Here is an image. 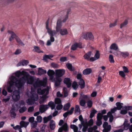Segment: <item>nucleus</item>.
Segmentation results:
<instances>
[{"mask_svg":"<svg viewBox=\"0 0 132 132\" xmlns=\"http://www.w3.org/2000/svg\"><path fill=\"white\" fill-rule=\"evenodd\" d=\"M52 55H45L43 56V60H44L46 61L47 59H50V58L53 57Z\"/></svg>","mask_w":132,"mask_h":132,"instance_id":"nucleus-38","label":"nucleus"},{"mask_svg":"<svg viewBox=\"0 0 132 132\" xmlns=\"http://www.w3.org/2000/svg\"><path fill=\"white\" fill-rule=\"evenodd\" d=\"M72 87L74 89H76L77 87V84L76 82H73L72 84Z\"/></svg>","mask_w":132,"mask_h":132,"instance_id":"nucleus-56","label":"nucleus"},{"mask_svg":"<svg viewBox=\"0 0 132 132\" xmlns=\"http://www.w3.org/2000/svg\"><path fill=\"white\" fill-rule=\"evenodd\" d=\"M110 48L111 49H112L115 50H117L118 49V47L117 45L115 43L112 44L110 46Z\"/></svg>","mask_w":132,"mask_h":132,"instance_id":"nucleus-34","label":"nucleus"},{"mask_svg":"<svg viewBox=\"0 0 132 132\" xmlns=\"http://www.w3.org/2000/svg\"><path fill=\"white\" fill-rule=\"evenodd\" d=\"M100 54L99 51H96L94 57H92L90 58V61H93L98 59L100 57Z\"/></svg>","mask_w":132,"mask_h":132,"instance_id":"nucleus-16","label":"nucleus"},{"mask_svg":"<svg viewBox=\"0 0 132 132\" xmlns=\"http://www.w3.org/2000/svg\"><path fill=\"white\" fill-rule=\"evenodd\" d=\"M63 92L64 94V97H66L68 95V93L67 90L66 88L64 87L63 88Z\"/></svg>","mask_w":132,"mask_h":132,"instance_id":"nucleus-44","label":"nucleus"},{"mask_svg":"<svg viewBox=\"0 0 132 132\" xmlns=\"http://www.w3.org/2000/svg\"><path fill=\"white\" fill-rule=\"evenodd\" d=\"M123 126L122 129L124 130H127L129 129V130L132 132V125L130 126V124L127 123V121L126 120H125L123 124Z\"/></svg>","mask_w":132,"mask_h":132,"instance_id":"nucleus-9","label":"nucleus"},{"mask_svg":"<svg viewBox=\"0 0 132 132\" xmlns=\"http://www.w3.org/2000/svg\"><path fill=\"white\" fill-rule=\"evenodd\" d=\"M55 103L56 104H61V101L59 98H57L55 99Z\"/></svg>","mask_w":132,"mask_h":132,"instance_id":"nucleus-50","label":"nucleus"},{"mask_svg":"<svg viewBox=\"0 0 132 132\" xmlns=\"http://www.w3.org/2000/svg\"><path fill=\"white\" fill-rule=\"evenodd\" d=\"M50 127L52 129H54L55 127V122L53 120H51L50 122Z\"/></svg>","mask_w":132,"mask_h":132,"instance_id":"nucleus-30","label":"nucleus"},{"mask_svg":"<svg viewBox=\"0 0 132 132\" xmlns=\"http://www.w3.org/2000/svg\"><path fill=\"white\" fill-rule=\"evenodd\" d=\"M123 72L125 73H127L129 72V70L128 68L125 66H123Z\"/></svg>","mask_w":132,"mask_h":132,"instance_id":"nucleus-58","label":"nucleus"},{"mask_svg":"<svg viewBox=\"0 0 132 132\" xmlns=\"http://www.w3.org/2000/svg\"><path fill=\"white\" fill-rule=\"evenodd\" d=\"M70 128L73 130L74 132H81V131H78V127L74 125H71Z\"/></svg>","mask_w":132,"mask_h":132,"instance_id":"nucleus-27","label":"nucleus"},{"mask_svg":"<svg viewBox=\"0 0 132 132\" xmlns=\"http://www.w3.org/2000/svg\"><path fill=\"white\" fill-rule=\"evenodd\" d=\"M123 108L124 109H126L127 110H130L132 109V106H125L123 107Z\"/></svg>","mask_w":132,"mask_h":132,"instance_id":"nucleus-47","label":"nucleus"},{"mask_svg":"<svg viewBox=\"0 0 132 132\" xmlns=\"http://www.w3.org/2000/svg\"><path fill=\"white\" fill-rule=\"evenodd\" d=\"M80 111V110L79 106L78 105H76L75 107V113H77L79 112Z\"/></svg>","mask_w":132,"mask_h":132,"instance_id":"nucleus-46","label":"nucleus"},{"mask_svg":"<svg viewBox=\"0 0 132 132\" xmlns=\"http://www.w3.org/2000/svg\"><path fill=\"white\" fill-rule=\"evenodd\" d=\"M119 54L121 53V55L122 57H126L129 54L127 52H119Z\"/></svg>","mask_w":132,"mask_h":132,"instance_id":"nucleus-40","label":"nucleus"},{"mask_svg":"<svg viewBox=\"0 0 132 132\" xmlns=\"http://www.w3.org/2000/svg\"><path fill=\"white\" fill-rule=\"evenodd\" d=\"M63 108V105L61 104H58L56 107V109L58 110H60Z\"/></svg>","mask_w":132,"mask_h":132,"instance_id":"nucleus-59","label":"nucleus"},{"mask_svg":"<svg viewBox=\"0 0 132 132\" xmlns=\"http://www.w3.org/2000/svg\"><path fill=\"white\" fill-rule=\"evenodd\" d=\"M81 124L83 125V127L82 129V131L83 132L86 131L87 130L88 126L87 122H86L85 123L82 122Z\"/></svg>","mask_w":132,"mask_h":132,"instance_id":"nucleus-23","label":"nucleus"},{"mask_svg":"<svg viewBox=\"0 0 132 132\" xmlns=\"http://www.w3.org/2000/svg\"><path fill=\"white\" fill-rule=\"evenodd\" d=\"M52 116L50 115L47 117H45L43 118V122L44 123H46L50 120L52 118Z\"/></svg>","mask_w":132,"mask_h":132,"instance_id":"nucleus-28","label":"nucleus"},{"mask_svg":"<svg viewBox=\"0 0 132 132\" xmlns=\"http://www.w3.org/2000/svg\"><path fill=\"white\" fill-rule=\"evenodd\" d=\"M27 108L26 107L23 106L19 110V112L20 113H23L26 110Z\"/></svg>","mask_w":132,"mask_h":132,"instance_id":"nucleus-53","label":"nucleus"},{"mask_svg":"<svg viewBox=\"0 0 132 132\" xmlns=\"http://www.w3.org/2000/svg\"><path fill=\"white\" fill-rule=\"evenodd\" d=\"M35 118L34 117H30L29 119V121L31 123L34 121Z\"/></svg>","mask_w":132,"mask_h":132,"instance_id":"nucleus-64","label":"nucleus"},{"mask_svg":"<svg viewBox=\"0 0 132 132\" xmlns=\"http://www.w3.org/2000/svg\"><path fill=\"white\" fill-rule=\"evenodd\" d=\"M123 104L122 103L118 102L116 103V105L117 107H116L118 110H119L121 109L122 108V105Z\"/></svg>","mask_w":132,"mask_h":132,"instance_id":"nucleus-33","label":"nucleus"},{"mask_svg":"<svg viewBox=\"0 0 132 132\" xmlns=\"http://www.w3.org/2000/svg\"><path fill=\"white\" fill-rule=\"evenodd\" d=\"M103 127L104 128L103 132H108L110 130L111 128V125H108V123L106 122L104 123Z\"/></svg>","mask_w":132,"mask_h":132,"instance_id":"nucleus-10","label":"nucleus"},{"mask_svg":"<svg viewBox=\"0 0 132 132\" xmlns=\"http://www.w3.org/2000/svg\"><path fill=\"white\" fill-rule=\"evenodd\" d=\"M17 77L12 76L10 78V80L8 81L7 90L8 92H12L16 87L19 90H22L24 88V85L26 81L28 84H32L34 80L33 77L24 71L21 72L18 71L13 73Z\"/></svg>","mask_w":132,"mask_h":132,"instance_id":"nucleus-1","label":"nucleus"},{"mask_svg":"<svg viewBox=\"0 0 132 132\" xmlns=\"http://www.w3.org/2000/svg\"><path fill=\"white\" fill-rule=\"evenodd\" d=\"M64 82L66 84L67 87H70L71 85L72 81L69 78H65L64 80Z\"/></svg>","mask_w":132,"mask_h":132,"instance_id":"nucleus-17","label":"nucleus"},{"mask_svg":"<svg viewBox=\"0 0 132 132\" xmlns=\"http://www.w3.org/2000/svg\"><path fill=\"white\" fill-rule=\"evenodd\" d=\"M36 120L37 121V122H38L39 123L41 122L42 120V117L40 116H37L36 118Z\"/></svg>","mask_w":132,"mask_h":132,"instance_id":"nucleus-48","label":"nucleus"},{"mask_svg":"<svg viewBox=\"0 0 132 132\" xmlns=\"http://www.w3.org/2000/svg\"><path fill=\"white\" fill-rule=\"evenodd\" d=\"M109 60L111 63H113L114 62L112 55H110L109 57Z\"/></svg>","mask_w":132,"mask_h":132,"instance_id":"nucleus-43","label":"nucleus"},{"mask_svg":"<svg viewBox=\"0 0 132 132\" xmlns=\"http://www.w3.org/2000/svg\"><path fill=\"white\" fill-rule=\"evenodd\" d=\"M47 105H48V107L50 106L51 107L52 110L54 109L55 106V104L52 101H50L49 102Z\"/></svg>","mask_w":132,"mask_h":132,"instance_id":"nucleus-32","label":"nucleus"},{"mask_svg":"<svg viewBox=\"0 0 132 132\" xmlns=\"http://www.w3.org/2000/svg\"><path fill=\"white\" fill-rule=\"evenodd\" d=\"M62 21L60 20H58L57 22L56 27V32L60 31V33L62 35H64L68 34L67 30L66 29H60L62 27Z\"/></svg>","mask_w":132,"mask_h":132,"instance_id":"nucleus-6","label":"nucleus"},{"mask_svg":"<svg viewBox=\"0 0 132 132\" xmlns=\"http://www.w3.org/2000/svg\"><path fill=\"white\" fill-rule=\"evenodd\" d=\"M47 83V78L46 77L43 78V81L39 80V79L36 80L33 84L34 88H31V92H27L26 93V94L28 97L29 96V94L31 95L30 98L27 101V102L28 104L32 105L35 103V101H37L38 100V95L35 93V88L41 86L44 87L46 85Z\"/></svg>","mask_w":132,"mask_h":132,"instance_id":"nucleus-2","label":"nucleus"},{"mask_svg":"<svg viewBox=\"0 0 132 132\" xmlns=\"http://www.w3.org/2000/svg\"><path fill=\"white\" fill-rule=\"evenodd\" d=\"M87 104L88 106L90 108L91 107L92 104V101L90 100L88 101L87 102Z\"/></svg>","mask_w":132,"mask_h":132,"instance_id":"nucleus-61","label":"nucleus"},{"mask_svg":"<svg viewBox=\"0 0 132 132\" xmlns=\"http://www.w3.org/2000/svg\"><path fill=\"white\" fill-rule=\"evenodd\" d=\"M48 106L47 105H42L40 106L39 108L40 112L42 113L44 112L48 108Z\"/></svg>","mask_w":132,"mask_h":132,"instance_id":"nucleus-15","label":"nucleus"},{"mask_svg":"<svg viewBox=\"0 0 132 132\" xmlns=\"http://www.w3.org/2000/svg\"><path fill=\"white\" fill-rule=\"evenodd\" d=\"M97 112V111L95 110H92L90 114V117L91 118L93 117L94 116L95 113Z\"/></svg>","mask_w":132,"mask_h":132,"instance_id":"nucleus-42","label":"nucleus"},{"mask_svg":"<svg viewBox=\"0 0 132 132\" xmlns=\"http://www.w3.org/2000/svg\"><path fill=\"white\" fill-rule=\"evenodd\" d=\"M125 72L122 71H120L119 72V74L120 76L121 77H124L125 76Z\"/></svg>","mask_w":132,"mask_h":132,"instance_id":"nucleus-57","label":"nucleus"},{"mask_svg":"<svg viewBox=\"0 0 132 132\" xmlns=\"http://www.w3.org/2000/svg\"><path fill=\"white\" fill-rule=\"evenodd\" d=\"M34 110V107L33 106L29 107L28 109V111L29 112H32Z\"/></svg>","mask_w":132,"mask_h":132,"instance_id":"nucleus-63","label":"nucleus"},{"mask_svg":"<svg viewBox=\"0 0 132 132\" xmlns=\"http://www.w3.org/2000/svg\"><path fill=\"white\" fill-rule=\"evenodd\" d=\"M29 124V122H28L21 121L20 122V124L21 128L24 127L26 128L27 126Z\"/></svg>","mask_w":132,"mask_h":132,"instance_id":"nucleus-21","label":"nucleus"},{"mask_svg":"<svg viewBox=\"0 0 132 132\" xmlns=\"http://www.w3.org/2000/svg\"><path fill=\"white\" fill-rule=\"evenodd\" d=\"M47 71L46 70H44L41 68H39L38 71L37 75H41L42 74H45Z\"/></svg>","mask_w":132,"mask_h":132,"instance_id":"nucleus-20","label":"nucleus"},{"mask_svg":"<svg viewBox=\"0 0 132 132\" xmlns=\"http://www.w3.org/2000/svg\"><path fill=\"white\" fill-rule=\"evenodd\" d=\"M108 117H109V121L110 122H112L113 120V116L111 113L110 112H109L108 113Z\"/></svg>","mask_w":132,"mask_h":132,"instance_id":"nucleus-39","label":"nucleus"},{"mask_svg":"<svg viewBox=\"0 0 132 132\" xmlns=\"http://www.w3.org/2000/svg\"><path fill=\"white\" fill-rule=\"evenodd\" d=\"M15 39L17 42L19 44L22 46L24 45V44L23 43L22 41L18 36Z\"/></svg>","mask_w":132,"mask_h":132,"instance_id":"nucleus-31","label":"nucleus"},{"mask_svg":"<svg viewBox=\"0 0 132 132\" xmlns=\"http://www.w3.org/2000/svg\"><path fill=\"white\" fill-rule=\"evenodd\" d=\"M37 122L36 121H35L31 123V126L32 128H35L37 125Z\"/></svg>","mask_w":132,"mask_h":132,"instance_id":"nucleus-41","label":"nucleus"},{"mask_svg":"<svg viewBox=\"0 0 132 132\" xmlns=\"http://www.w3.org/2000/svg\"><path fill=\"white\" fill-rule=\"evenodd\" d=\"M34 51L35 52H36L38 53L41 52L43 53V52L40 50L39 47L37 46H34Z\"/></svg>","mask_w":132,"mask_h":132,"instance_id":"nucleus-37","label":"nucleus"},{"mask_svg":"<svg viewBox=\"0 0 132 132\" xmlns=\"http://www.w3.org/2000/svg\"><path fill=\"white\" fill-rule=\"evenodd\" d=\"M92 71V70L91 69L87 68L84 70L83 71V73L84 75H88Z\"/></svg>","mask_w":132,"mask_h":132,"instance_id":"nucleus-29","label":"nucleus"},{"mask_svg":"<svg viewBox=\"0 0 132 132\" xmlns=\"http://www.w3.org/2000/svg\"><path fill=\"white\" fill-rule=\"evenodd\" d=\"M97 120L96 122V125L98 126H100L102 124L101 119L102 118V114L100 113H98L97 116Z\"/></svg>","mask_w":132,"mask_h":132,"instance_id":"nucleus-12","label":"nucleus"},{"mask_svg":"<svg viewBox=\"0 0 132 132\" xmlns=\"http://www.w3.org/2000/svg\"><path fill=\"white\" fill-rule=\"evenodd\" d=\"M127 113V111L126 109H124L122 108L120 112V114H125Z\"/></svg>","mask_w":132,"mask_h":132,"instance_id":"nucleus-55","label":"nucleus"},{"mask_svg":"<svg viewBox=\"0 0 132 132\" xmlns=\"http://www.w3.org/2000/svg\"><path fill=\"white\" fill-rule=\"evenodd\" d=\"M71 11V10L70 9H68L66 11V14L65 15L64 19L62 20L63 22H65L68 18V15Z\"/></svg>","mask_w":132,"mask_h":132,"instance_id":"nucleus-22","label":"nucleus"},{"mask_svg":"<svg viewBox=\"0 0 132 132\" xmlns=\"http://www.w3.org/2000/svg\"><path fill=\"white\" fill-rule=\"evenodd\" d=\"M48 21L47 20L46 23V28L47 30V32L51 36L50 39L47 40L46 45L48 46L50 45L51 44V43L53 42L54 41V38L53 37L56 34V31L55 30H53L51 29L48 27Z\"/></svg>","mask_w":132,"mask_h":132,"instance_id":"nucleus-4","label":"nucleus"},{"mask_svg":"<svg viewBox=\"0 0 132 132\" xmlns=\"http://www.w3.org/2000/svg\"><path fill=\"white\" fill-rule=\"evenodd\" d=\"M13 94L12 96V98L13 100L15 101H18L20 98V92L19 91L15 90L13 92Z\"/></svg>","mask_w":132,"mask_h":132,"instance_id":"nucleus-8","label":"nucleus"},{"mask_svg":"<svg viewBox=\"0 0 132 132\" xmlns=\"http://www.w3.org/2000/svg\"><path fill=\"white\" fill-rule=\"evenodd\" d=\"M8 33L11 34V36L9 38V40L10 42L12 41L15 38L16 39V38L17 37V36L13 32L10 30H9L7 31Z\"/></svg>","mask_w":132,"mask_h":132,"instance_id":"nucleus-14","label":"nucleus"},{"mask_svg":"<svg viewBox=\"0 0 132 132\" xmlns=\"http://www.w3.org/2000/svg\"><path fill=\"white\" fill-rule=\"evenodd\" d=\"M86 103L85 101L82 99H81L80 101V104L82 106H84Z\"/></svg>","mask_w":132,"mask_h":132,"instance_id":"nucleus-49","label":"nucleus"},{"mask_svg":"<svg viewBox=\"0 0 132 132\" xmlns=\"http://www.w3.org/2000/svg\"><path fill=\"white\" fill-rule=\"evenodd\" d=\"M74 110V108L73 107H72L71 108V109L69 110L67 112L69 114V115L73 113Z\"/></svg>","mask_w":132,"mask_h":132,"instance_id":"nucleus-60","label":"nucleus"},{"mask_svg":"<svg viewBox=\"0 0 132 132\" xmlns=\"http://www.w3.org/2000/svg\"><path fill=\"white\" fill-rule=\"evenodd\" d=\"M128 23V21L127 20H125L123 23L121 24L120 28H122L123 27L126 25Z\"/></svg>","mask_w":132,"mask_h":132,"instance_id":"nucleus-51","label":"nucleus"},{"mask_svg":"<svg viewBox=\"0 0 132 132\" xmlns=\"http://www.w3.org/2000/svg\"><path fill=\"white\" fill-rule=\"evenodd\" d=\"M13 108L10 111L11 113V116L12 117L15 118L16 116V114L14 112V111L16 109L15 107H13Z\"/></svg>","mask_w":132,"mask_h":132,"instance_id":"nucleus-25","label":"nucleus"},{"mask_svg":"<svg viewBox=\"0 0 132 132\" xmlns=\"http://www.w3.org/2000/svg\"><path fill=\"white\" fill-rule=\"evenodd\" d=\"M70 106V103H68L65 104L63 107V110L64 111H66L69 109Z\"/></svg>","mask_w":132,"mask_h":132,"instance_id":"nucleus-35","label":"nucleus"},{"mask_svg":"<svg viewBox=\"0 0 132 132\" xmlns=\"http://www.w3.org/2000/svg\"><path fill=\"white\" fill-rule=\"evenodd\" d=\"M91 53L90 52H88V53L85 54L84 57L85 59H86L90 61V57L91 56Z\"/></svg>","mask_w":132,"mask_h":132,"instance_id":"nucleus-24","label":"nucleus"},{"mask_svg":"<svg viewBox=\"0 0 132 132\" xmlns=\"http://www.w3.org/2000/svg\"><path fill=\"white\" fill-rule=\"evenodd\" d=\"M117 20H116L115 21L112 23L110 24L109 26L110 27H112L115 26L117 24Z\"/></svg>","mask_w":132,"mask_h":132,"instance_id":"nucleus-54","label":"nucleus"},{"mask_svg":"<svg viewBox=\"0 0 132 132\" xmlns=\"http://www.w3.org/2000/svg\"><path fill=\"white\" fill-rule=\"evenodd\" d=\"M47 74L50 77V79L52 82H54V76L55 74L54 71L50 69L47 72Z\"/></svg>","mask_w":132,"mask_h":132,"instance_id":"nucleus-11","label":"nucleus"},{"mask_svg":"<svg viewBox=\"0 0 132 132\" xmlns=\"http://www.w3.org/2000/svg\"><path fill=\"white\" fill-rule=\"evenodd\" d=\"M87 123L88 124V126H91L93 124V120L92 119H91L88 121V122H87Z\"/></svg>","mask_w":132,"mask_h":132,"instance_id":"nucleus-52","label":"nucleus"},{"mask_svg":"<svg viewBox=\"0 0 132 132\" xmlns=\"http://www.w3.org/2000/svg\"><path fill=\"white\" fill-rule=\"evenodd\" d=\"M50 88V86H48L46 88H45L42 90L40 88H39L37 89V93L40 95H43L45 94V95H43L40 98V100L39 102L40 104L43 103L45 100L48 96H47L49 93V90Z\"/></svg>","mask_w":132,"mask_h":132,"instance_id":"nucleus-5","label":"nucleus"},{"mask_svg":"<svg viewBox=\"0 0 132 132\" xmlns=\"http://www.w3.org/2000/svg\"><path fill=\"white\" fill-rule=\"evenodd\" d=\"M66 66L67 68L71 71H72L73 69L72 64L70 63H68L66 64Z\"/></svg>","mask_w":132,"mask_h":132,"instance_id":"nucleus-45","label":"nucleus"},{"mask_svg":"<svg viewBox=\"0 0 132 132\" xmlns=\"http://www.w3.org/2000/svg\"><path fill=\"white\" fill-rule=\"evenodd\" d=\"M80 97L79 99L80 100L81 99H87L88 98V96L87 95H84L82 93H81L80 94Z\"/></svg>","mask_w":132,"mask_h":132,"instance_id":"nucleus-36","label":"nucleus"},{"mask_svg":"<svg viewBox=\"0 0 132 132\" xmlns=\"http://www.w3.org/2000/svg\"><path fill=\"white\" fill-rule=\"evenodd\" d=\"M29 63V62L28 60H23L18 63L17 65V66L19 67L21 65H26Z\"/></svg>","mask_w":132,"mask_h":132,"instance_id":"nucleus-19","label":"nucleus"},{"mask_svg":"<svg viewBox=\"0 0 132 132\" xmlns=\"http://www.w3.org/2000/svg\"><path fill=\"white\" fill-rule=\"evenodd\" d=\"M63 130L65 131H68V126L66 123L64 124L62 127L59 128L58 132H62Z\"/></svg>","mask_w":132,"mask_h":132,"instance_id":"nucleus-18","label":"nucleus"},{"mask_svg":"<svg viewBox=\"0 0 132 132\" xmlns=\"http://www.w3.org/2000/svg\"><path fill=\"white\" fill-rule=\"evenodd\" d=\"M79 47L80 48H82L81 43H75L73 45L71 48V49L73 50H76L77 47Z\"/></svg>","mask_w":132,"mask_h":132,"instance_id":"nucleus-13","label":"nucleus"},{"mask_svg":"<svg viewBox=\"0 0 132 132\" xmlns=\"http://www.w3.org/2000/svg\"><path fill=\"white\" fill-rule=\"evenodd\" d=\"M79 85L80 87L82 89L84 88L85 84V82L82 79H80L79 82Z\"/></svg>","mask_w":132,"mask_h":132,"instance_id":"nucleus-26","label":"nucleus"},{"mask_svg":"<svg viewBox=\"0 0 132 132\" xmlns=\"http://www.w3.org/2000/svg\"><path fill=\"white\" fill-rule=\"evenodd\" d=\"M55 72V77L54 78L55 86L57 87L61 84L62 80L60 77L64 74L65 71L64 69H58L56 70Z\"/></svg>","mask_w":132,"mask_h":132,"instance_id":"nucleus-3","label":"nucleus"},{"mask_svg":"<svg viewBox=\"0 0 132 132\" xmlns=\"http://www.w3.org/2000/svg\"><path fill=\"white\" fill-rule=\"evenodd\" d=\"M51 66L54 68H57L59 67V65L58 64L53 63H51Z\"/></svg>","mask_w":132,"mask_h":132,"instance_id":"nucleus-62","label":"nucleus"},{"mask_svg":"<svg viewBox=\"0 0 132 132\" xmlns=\"http://www.w3.org/2000/svg\"><path fill=\"white\" fill-rule=\"evenodd\" d=\"M81 37L86 40L89 39L93 40L94 39L93 36L90 32L83 33Z\"/></svg>","mask_w":132,"mask_h":132,"instance_id":"nucleus-7","label":"nucleus"}]
</instances>
